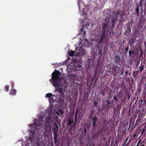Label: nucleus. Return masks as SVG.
I'll return each mask as SVG.
<instances>
[{
    "mask_svg": "<svg viewBox=\"0 0 146 146\" xmlns=\"http://www.w3.org/2000/svg\"><path fill=\"white\" fill-rule=\"evenodd\" d=\"M61 73L59 71L56 70L54 71L52 74V78L50 80V81L52 84L53 86L55 87V92H58L59 93V97L57 95L56 97L60 98L63 97L64 95L63 91V88L60 84V80L61 79L59 75L60 76Z\"/></svg>",
    "mask_w": 146,
    "mask_h": 146,
    "instance_id": "obj_1",
    "label": "nucleus"
},
{
    "mask_svg": "<svg viewBox=\"0 0 146 146\" xmlns=\"http://www.w3.org/2000/svg\"><path fill=\"white\" fill-rule=\"evenodd\" d=\"M109 28L108 23H103L102 24V30L100 36L96 35L95 38V41L96 43V46H99L100 44L102 46L104 45V39L106 34V31Z\"/></svg>",
    "mask_w": 146,
    "mask_h": 146,
    "instance_id": "obj_2",
    "label": "nucleus"
},
{
    "mask_svg": "<svg viewBox=\"0 0 146 146\" xmlns=\"http://www.w3.org/2000/svg\"><path fill=\"white\" fill-rule=\"evenodd\" d=\"M75 46V50L76 51V53L75 56V58L74 59V60L75 62V63H81L82 62V57L84 56L86 54L84 48L83 46Z\"/></svg>",
    "mask_w": 146,
    "mask_h": 146,
    "instance_id": "obj_3",
    "label": "nucleus"
},
{
    "mask_svg": "<svg viewBox=\"0 0 146 146\" xmlns=\"http://www.w3.org/2000/svg\"><path fill=\"white\" fill-rule=\"evenodd\" d=\"M58 127L57 124L56 122L54 123L52 130L53 132V140L55 144L57 143L58 141L57 136L58 135Z\"/></svg>",
    "mask_w": 146,
    "mask_h": 146,
    "instance_id": "obj_4",
    "label": "nucleus"
},
{
    "mask_svg": "<svg viewBox=\"0 0 146 146\" xmlns=\"http://www.w3.org/2000/svg\"><path fill=\"white\" fill-rule=\"evenodd\" d=\"M43 123H36L31 124L29 125L30 127H31V130L30 133V136H33L36 130L37 129V127H41L42 126Z\"/></svg>",
    "mask_w": 146,
    "mask_h": 146,
    "instance_id": "obj_5",
    "label": "nucleus"
},
{
    "mask_svg": "<svg viewBox=\"0 0 146 146\" xmlns=\"http://www.w3.org/2000/svg\"><path fill=\"white\" fill-rule=\"evenodd\" d=\"M107 46H97L96 51L98 52L99 56H102V54H105L108 50Z\"/></svg>",
    "mask_w": 146,
    "mask_h": 146,
    "instance_id": "obj_6",
    "label": "nucleus"
},
{
    "mask_svg": "<svg viewBox=\"0 0 146 146\" xmlns=\"http://www.w3.org/2000/svg\"><path fill=\"white\" fill-rule=\"evenodd\" d=\"M124 70V68H121L119 67H115L113 70L114 76L115 77L116 76V75L118 73H120L121 75H123Z\"/></svg>",
    "mask_w": 146,
    "mask_h": 146,
    "instance_id": "obj_7",
    "label": "nucleus"
},
{
    "mask_svg": "<svg viewBox=\"0 0 146 146\" xmlns=\"http://www.w3.org/2000/svg\"><path fill=\"white\" fill-rule=\"evenodd\" d=\"M80 34L81 35H82L84 40H83L81 39H80L79 46H80V45H81V46H84L85 45L86 42L87 41V40L86 38H85V39L84 38V36H85L86 35V32L85 31H84L83 28L81 29Z\"/></svg>",
    "mask_w": 146,
    "mask_h": 146,
    "instance_id": "obj_8",
    "label": "nucleus"
},
{
    "mask_svg": "<svg viewBox=\"0 0 146 146\" xmlns=\"http://www.w3.org/2000/svg\"><path fill=\"white\" fill-rule=\"evenodd\" d=\"M110 14H111L112 15H113V17L112 20V27H114L115 25V24L116 22V21L117 20L118 17H117V15L118 13H117V14H115V17H114V15L115 14L113 12H110Z\"/></svg>",
    "mask_w": 146,
    "mask_h": 146,
    "instance_id": "obj_9",
    "label": "nucleus"
},
{
    "mask_svg": "<svg viewBox=\"0 0 146 146\" xmlns=\"http://www.w3.org/2000/svg\"><path fill=\"white\" fill-rule=\"evenodd\" d=\"M52 119V116L50 115L45 117V121L46 125L51 126L50 123Z\"/></svg>",
    "mask_w": 146,
    "mask_h": 146,
    "instance_id": "obj_10",
    "label": "nucleus"
},
{
    "mask_svg": "<svg viewBox=\"0 0 146 146\" xmlns=\"http://www.w3.org/2000/svg\"><path fill=\"white\" fill-rule=\"evenodd\" d=\"M91 120L92 121V126L94 127H96L98 121V119L97 117L95 116L93 117L90 118Z\"/></svg>",
    "mask_w": 146,
    "mask_h": 146,
    "instance_id": "obj_11",
    "label": "nucleus"
},
{
    "mask_svg": "<svg viewBox=\"0 0 146 146\" xmlns=\"http://www.w3.org/2000/svg\"><path fill=\"white\" fill-rule=\"evenodd\" d=\"M115 62L119 65L120 64L121 61V53L119 54H117L115 57Z\"/></svg>",
    "mask_w": 146,
    "mask_h": 146,
    "instance_id": "obj_12",
    "label": "nucleus"
},
{
    "mask_svg": "<svg viewBox=\"0 0 146 146\" xmlns=\"http://www.w3.org/2000/svg\"><path fill=\"white\" fill-rule=\"evenodd\" d=\"M74 122V120L73 118H71L70 117H69L68 118V122L66 123V125L68 126H72L71 124L73 123Z\"/></svg>",
    "mask_w": 146,
    "mask_h": 146,
    "instance_id": "obj_13",
    "label": "nucleus"
},
{
    "mask_svg": "<svg viewBox=\"0 0 146 146\" xmlns=\"http://www.w3.org/2000/svg\"><path fill=\"white\" fill-rule=\"evenodd\" d=\"M140 72L139 70L136 71L135 72L133 71V77L136 79L137 78V76H139V74Z\"/></svg>",
    "mask_w": 146,
    "mask_h": 146,
    "instance_id": "obj_14",
    "label": "nucleus"
},
{
    "mask_svg": "<svg viewBox=\"0 0 146 146\" xmlns=\"http://www.w3.org/2000/svg\"><path fill=\"white\" fill-rule=\"evenodd\" d=\"M131 28L129 27V25L128 26L127 25V28L126 31V35H129L131 33Z\"/></svg>",
    "mask_w": 146,
    "mask_h": 146,
    "instance_id": "obj_15",
    "label": "nucleus"
},
{
    "mask_svg": "<svg viewBox=\"0 0 146 146\" xmlns=\"http://www.w3.org/2000/svg\"><path fill=\"white\" fill-rule=\"evenodd\" d=\"M17 91L14 89H11L10 90L9 94L12 95H15L16 94Z\"/></svg>",
    "mask_w": 146,
    "mask_h": 146,
    "instance_id": "obj_16",
    "label": "nucleus"
},
{
    "mask_svg": "<svg viewBox=\"0 0 146 146\" xmlns=\"http://www.w3.org/2000/svg\"><path fill=\"white\" fill-rule=\"evenodd\" d=\"M69 55L70 56H74V52L71 50H68V51Z\"/></svg>",
    "mask_w": 146,
    "mask_h": 146,
    "instance_id": "obj_17",
    "label": "nucleus"
},
{
    "mask_svg": "<svg viewBox=\"0 0 146 146\" xmlns=\"http://www.w3.org/2000/svg\"><path fill=\"white\" fill-rule=\"evenodd\" d=\"M135 41L136 39L135 38H132L131 39L129 42V43L131 45V46L132 45L134 44Z\"/></svg>",
    "mask_w": 146,
    "mask_h": 146,
    "instance_id": "obj_18",
    "label": "nucleus"
},
{
    "mask_svg": "<svg viewBox=\"0 0 146 146\" xmlns=\"http://www.w3.org/2000/svg\"><path fill=\"white\" fill-rule=\"evenodd\" d=\"M139 68L140 69L139 70H140V72L141 73L144 69V66L142 64V63L141 64L139 67Z\"/></svg>",
    "mask_w": 146,
    "mask_h": 146,
    "instance_id": "obj_19",
    "label": "nucleus"
},
{
    "mask_svg": "<svg viewBox=\"0 0 146 146\" xmlns=\"http://www.w3.org/2000/svg\"><path fill=\"white\" fill-rule=\"evenodd\" d=\"M74 119H75V122L74 124V125H72V126L71 127V128H73L74 127V126L75 125V124L76 123V122H77V116L76 115H75L74 116Z\"/></svg>",
    "mask_w": 146,
    "mask_h": 146,
    "instance_id": "obj_20",
    "label": "nucleus"
},
{
    "mask_svg": "<svg viewBox=\"0 0 146 146\" xmlns=\"http://www.w3.org/2000/svg\"><path fill=\"white\" fill-rule=\"evenodd\" d=\"M135 11L136 12V13L137 15L138 16H139V6H138L137 7L135 8Z\"/></svg>",
    "mask_w": 146,
    "mask_h": 146,
    "instance_id": "obj_21",
    "label": "nucleus"
},
{
    "mask_svg": "<svg viewBox=\"0 0 146 146\" xmlns=\"http://www.w3.org/2000/svg\"><path fill=\"white\" fill-rule=\"evenodd\" d=\"M46 97L50 98L52 96V93H49L46 94Z\"/></svg>",
    "mask_w": 146,
    "mask_h": 146,
    "instance_id": "obj_22",
    "label": "nucleus"
},
{
    "mask_svg": "<svg viewBox=\"0 0 146 146\" xmlns=\"http://www.w3.org/2000/svg\"><path fill=\"white\" fill-rule=\"evenodd\" d=\"M137 50H132V54H133L134 55H136V53L137 52Z\"/></svg>",
    "mask_w": 146,
    "mask_h": 146,
    "instance_id": "obj_23",
    "label": "nucleus"
},
{
    "mask_svg": "<svg viewBox=\"0 0 146 146\" xmlns=\"http://www.w3.org/2000/svg\"><path fill=\"white\" fill-rule=\"evenodd\" d=\"M9 86L8 85H6L5 87V89L6 92H8L9 90Z\"/></svg>",
    "mask_w": 146,
    "mask_h": 146,
    "instance_id": "obj_24",
    "label": "nucleus"
},
{
    "mask_svg": "<svg viewBox=\"0 0 146 146\" xmlns=\"http://www.w3.org/2000/svg\"><path fill=\"white\" fill-rule=\"evenodd\" d=\"M143 2H142L141 1H140L139 3V4L138 5V6H139H139L140 7H143Z\"/></svg>",
    "mask_w": 146,
    "mask_h": 146,
    "instance_id": "obj_25",
    "label": "nucleus"
},
{
    "mask_svg": "<svg viewBox=\"0 0 146 146\" xmlns=\"http://www.w3.org/2000/svg\"><path fill=\"white\" fill-rule=\"evenodd\" d=\"M58 117V116H55L53 118V119L56 121H57Z\"/></svg>",
    "mask_w": 146,
    "mask_h": 146,
    "instance_id": "obj_26",
    "label": "nucleus"
},
{
    "mask_svg": "<svg viewBox=\"0 0 146 146\" xmlns=\"http://www.w3.org/2000/svg\"><path fill=\"white\" fill-rule=\"evenodd\" d=\"M127 98H128V101L130 99V96L129 95V92L128 93H127Z\"/></svg>",
    "mask_w": 146,
    "mask_h": 146,
    "instance_id": "obj_27",
    "label": "nucleus"
},
{
    "mask_svg": "<svg viewBox=\"0 0 146 146\" xmlns=\"http://www.w3.org/2000/svg\"><path fill=\"white\" fill-rule=\"evenodd\" d=\"M78 108H77L76 109V113H75V115L77 116V114H78Z\"/></svg>",
    "mask_w": 146,
    "mask_h": 146,
    "instance_id": "obj_28",
    "label": "nucleus"
},
{
    "mask_svg": "<svg viewBox=\"0 0 146 146\" xmlns=\"http://www.w3.org/2000/svg\"><path fill=\"white\" fill-rule=\"evenodd\" d=\"M129 55L130 57H131L132 54V51L130 50L129 52Z\"/></svg>",
    "mask_w": 146,
    "mask_h": 146,
    "instance_id": "obj_29",
    "label": "nucleus"
},
{
    "mask_svg": "<svg viewBox=\"0 0 146 146\" xmlns=\"http://www.w3.org/2000/svg\"><path fill=\"white\" fill-rule=\"evenodd\" d=\"M145 8L144 9V13H146V5H145Z\"/></svg>",
    "mask_w": 146,
    "mask_h": 146,
    "instance_id": "obj_30",
    "label": "nucleus"
},
{
    "mask_svg": "<svg viewBox=\"0 0 146 146\" xmlns=\"http://www.w3.org/2000/svg\"><path fill=\"white\" fill-rule=\"evenodd\" d=\"M113 98L114 100L116 102H117V97L116 96H114L113 97Z\"/></svg>",
    "mask_w": 146,
    "mask_h": 146,
    "instance_id": "obj_31",
    "label": "nucleus"
},
{
    "mask_svg": "<svg viewBox=\"0 0 146 146\" xmlns=\"http://www.w3.org/2000/svg\"><path fill=\"white\" fill-rule=\"evenodd\" d=\"M145 131V129H143L141 132V133L142 135V134Z\"/></svg>",
    "mask_w": 146,
    "mask_h": 146,
    "instance_id": "obj_32",
    "label": "nucleus"
},
{
    "mask_svg": "<svg viewBox=\"0 0 146 146\" xmlns=\"http://www.w3.org/2000/svg\"><path fill=\"white\" fill-rule=\"evenodd\" d=\"M106 102H107L108 105H110V102L108 100H106Z\"/></svg>",
    "mask_w": 146,
    "mask_h": 146,
    "instance_id": "obj_33",
    "label": "nucleus"
},
{
    "mask_svg": "<svg viewBox=\"0 0 146 146\" xmlns=\"http://www.w3.org/2000/svg\"><path fill=\"white\" fill-rule=\"evenodd\" d=\"M138 119H139V118H138L137 119L136 121V123H135V125H137L138 124V123H137V122L138 121Z\"/></svg>",
    "mask_w": 146,
    "mask_h": 146,
    "instance_id": "obj_34",
    "label": "nucleus"
},
{
    "mask_svg": "<svg viewBox=\"0 0 146 146\" xmlns=\"http://www.w3.org/2000/svg\"><path fill=\"white\" fill-rule=\"evenodd\" d=\"M128 71H126L125 72V75L126 76H127V74L128 73Z\"/></svg>",
    "mask_w": 146,
    "mask_h": 146,
    "instance_id": "obj_35",
    "label": "nucleus"
},
{
    "mask_svg": "<svg viewBox=\"0 0 146 146\" xmlns=\"http://www.w3.org/2000/svg\"><path fill=\"white\" fill-rule=\"evenodd\" d=\"M141 142V140H139L138 143L136 146H138Z\"/></svg>",
    "mask_w": 146,
    "mask_h": 146,
    "instance_id": "obj_36",
    "label": "nucleus"
},
{
    "mask_svg": "<svg viewBox=\"0 0 146 146\" xmlns=\"http://www.w3.org/2000/svg\"><path fill=\"white\" fill-rule=\"evenodd\" d=\"M98 102H94V105H98Z\"/></svg>",
    "mask_w": 146,
    "mask_h": 146,
    "instance_id": "obj_37",
    "label": "nucleus"
},
{
    "mask_svg": "<svg viewBox=\"0 0 146 146\" xmlns=\"http://www.w3.org/2000/svg\"><path fill=\"white\" fill-rule=\"evenodd\" d=\"M129 46H127V48H125V50L127 52L128 50V49H129Z\"/></svg>",
    "mask_w": 146,
    "mask_h": 146,
    "instance_id": "obj_38",
    "label": "nucleus"
},
{
    "mask_svg": "<svg viewBox=\"0 0 146 146\" xmlns=\"http://www.w3.org/2000/svg\"><path fill=\"white\" fill-rule=\"evenodd\" d=\"M123 22V20H120L119 21V23H122Z\"/></svg>",
    "mask_w": 146,
    "mask_h": 146,
    "instance_id": "obj_39",
    "label": "nucleus"
},
{
    "mask_svg": "<svg viewBox=\"0 0 146 146\" xmlns=\"http://www.w3.org/2000/svg\"><path fill=\"white\" fill-rule=\"evenodd\" d=\"M84 131L85 133H86L87 130L86 128L84 129Z\"/></svg>",
    "mask_w": 146,
    "mask_h": 146,
    "instance_id": "obj_40",
    "label": "nucleus"
},
{
    "mask_svg": "<svg viewBox=\"0 0 146 146\" xmlns=\"http://www.w3.org/2000/svg\"><path fill=\"white\" fill-rule=\"evenodd\" d=\"M143 101L144 102V103L146 104V100H145V98H144L143 99Z\"/></svg>",
    "mask_w": 146,
    "mask_h": 146,
    "instance_id": "obj_41",
    "label": "nucleus"
},
{
    "mask_svg": "<svg viewBox=\"0 0 146 146\" xmlns=\"http://www.w3.org/2000/svg\"><path fill=\"white\" fill-rule=\"evenodd\" d=\"M60 111L61 113V115L63 114V112L62 111L60 110Z\"/></svg>",
    "mask_w": 146,
    "mask_h": 146,
    "instance_id": "obj_42",
    "label": "nucleus"
},
{
    "mask_svg": "<svg viewBox=\"0 0 146 146\" xmlns=\"http://www.w3.org/2000/svg\"><path fill=\"white\" fill-rule=\"evenodd\" d=\"M143 12V8L142 7H141V13H142V12Z\"/></svg>",
    "mask_w": 146,
    "mask_h": 146,
    "instance_id": "obj_43",
    "label": "nucleus"
},
{
    "mask_svg": "<svg viewBox=\"0 0 146 146\" xmlns=\"http://www.w3.org/2000/svg\"><path fill=\"white\" fill-rule=\"evenodd\" d=\"M127 140H126V141H125V143H124V145H123V146H124V145H125V143H126V142H127Z\"/></svg>",
    "mask_w": 146,
    "mask_h": 146,
    "instance_id": "obj_44",
    "label": "nucleus"
},
{
    "mask_svg": "<svg viewBox=\"0 0 146 146\" xmlns=\"http://www.w3.org/2000/svg\"><path fill=\"white\" fill-rule=\"evenodd\" d=\"M56 113L58 115H60V113L56 111Z\"/></svg>",
    "mask_w": 146,
    "mask_h": 146,
    "instance_id": "obj_45",
    "label": "nucleus"
},
{
    "mask_svg": "<svg viewBox=\"0 0 146 146\" xmlns=\"http://www.w3.org/2000/svg\"><path fill=\"white\" fill-rule=\"evenodd\" d=\"M142 51L141 50V53H140V56H141L142 55Z\"/></svg>",
    "mask_w": 146,
    "mask_h": 146,
    "instance_id": "obj_46",
    "label": "nucleus"
},
{
    "mask_svg": "<svg viewBox=\"0 0 146 146\" xmlns=\"http://www.w3.org/2000/svg\"><path fill=\"white\" fill-rule=\"evenodd\" d=\"M136 133H135L134 135H133V137H135V136H136Z\"/></svg>",
    "mask_w": 146,
    "mask_h": 146,
    "instance_id": "obj_47",
    "label": "nucleus"
},
{
    "mask_svg": "<svg viewBox=\"0 0 146 146\" xmlns=\"http://www.w3.org/2000/svg\"><path fill=\"white\" fill-rule=\"evenodd\" d=\"M44 122V121L43 119H42L41 120V122Z\"/></svg>",
    "mask_w": 146,
    "mask_h": 146,
    "instance_id": "obj_48",
    "label": "nucleus"
},
{
    "mask_svg": "<svg viewBox=\"0 0 146 146\" xmlns=\"http://www.w3.org/2000/svg\"><path fill=\"white\" fill-rule=\"evenodd\" d=\"M126 140H128V139L129 138V137L127 136V137H126Z\"/></svg>",
    "mask_w": 146,
    "mask_h": 146,
    "instance_id": "obj_49",
    "label": "nucleus"
},
{
    "mask_svg": "<svg viewBox=\"0 0 146 146\" xmlns=\"http://www.w3.org/2000/svg\"><path fill=\"white\" fill-rule=\"evenodd\" d=\"M144 0H140V1H141L142 2H143L144 1Z\"/></svg>",
    "mask_w": 146,
    "mask_h": 146,
    "instance_id": "obj_50",
    "label": "nucleus"
},
{
    "mask_svg": "<svg viewBox=\"0 0 146 146\" xmlns=\"http://www.w3.org/2000/svg\"><path fill=\"white\" fill-rule=\"evenodd\" d=\"M138 66V64H137L136 65V66H137V67Z\"/></svg>",
    "mask_w": 146,
    "mask_h": 146,
    "instance_id": "obj_51",
    "label": "nucleus"
},
{
    "mask_svg": "<svg viewBox=\"0 0 146 146\" xmlns=\"http://www.w3.org/2000/svg\"><path fill=\"white\" fill-rule=\"evenodd\" d=\"M89 66H91V64H90V63H89Z\"/></svg>",
    "mask_w": 146,
    "mask_h": 146,
    "instance_id": "obj_52",
    "label": "nucleus"
},
{
    "mask_svg": "<svg viewBox=\"0 0 146 146\" xmlns=\"http://www.w3.org/2000/svg\"><path fill=\"white\" fill-rule=\"evenodd\" d=\"M140 146H144V145H141Z\"/></svg>",
    "mask_w": 146,
    "mask_h": 146,
    "instance_id": "obj_53",
    "label": "nucleus"
},
{
    "mask_svg": "<svg viewBox=\"0 0 146 146\" xmlns=\"http://www.w3.org/2000/svg\"><path fill=\"white\" fill-rule=\"evenodd\" d=\"M89 59L88 60V62H89Z\"/></svg>",
    "mask_w": 146,
    "mask_h": 146,
    "instance_id": "obj_54",
    "label": "nucleus"
},
{
    "mask_svg": "<svg viewBox=\"0 0 146 146\" xmlns=\"http://www.w3.org/2000/svg\"><path fill=\"white\" fill-rule=\"evenodd\" d=\"M112 46H111V48H112Z\"/></svg>",
    "mask_w": 146,
    "mask_h": 146,
    "instance_id": "obj_55",
    "label": "nucleus"
},
{
    "mask_svg": "<svg viewBox=\"0 0 146 146\" xmlns=\"http://www.w3.org/2000/svg\"><path fill=\"white\" fill-rule=\"evenodd\" d=\"M12 87L13 88V86H12Z\"/></svg>",
    "mask_w": 146,
    "mask_h": 146,
    "instance_id": "obj_56",
    "label": "nucleus"
},
{
    "mask_svg": "<svg viewBox=\"0 0 146 146\" xmlns=\"http://www.w3.org/2000/svg\"><path fill=\"white\" fill-rule=\"evenodd\" d=\"M121 88L122 87H121Z\"/></svg>",
    "mask_w": 146,
    "mask_h": 146,
    "instance_id": "obj_57",
    "label": "nucleus"
},
{
    "mask_svg": "<svg viewBox=\"0 0 146 146\" xmlns=\"http://www.w3.org/2000/svg\"><path fill=\"white\" fill-rule=\"evenodd\" d=\"M130 73H129V74H130Z\"/></svg>",
    "mask_w": 146,
    "mask_h": 146,
    "instance_id": "obj_58",
    "label": "nucleus"
},
{
    "mask_svg": "<svg viewBox=\"0 0 146 146\" xmlns=\"http://www.w3.org/2000/svg\"><path fill=\"white\" fill-rule=\"evenodd\" d=\"M142 144V143H141V144Z\"/></svg>",
    "mask_w": 146,
    "mask_h": 146,
    "instance_id": "obj_59",
    "label": "nucleus"
},
{
    "mask_svg": "<svg viewBox=\"0 0 146 146\" xmlns=\"http://www.w3.org/2000/svg\"><path fill=\"white\" fill-rule=\"evenodd\" d=\"M145 47H146V46H145Z\"/></svg>",
    "mask_w": 146,
    "mask_h": 146,
    "instance_id": "obj_60",
    "label": "nucleus"
}]
</instances>
